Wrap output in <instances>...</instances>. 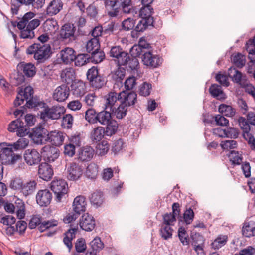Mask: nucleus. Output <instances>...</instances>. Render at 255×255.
Returning a JSON list of instances; mask_svg holds the SVG:
<instances>
[{"label":"nucleus","mask_w":255,"mask_h":255,"mask_svg":"<svg viewBox=\"0 0 255 255\" xmlns=\"http://www.w3.org/2000/svg\"><path fill=\"white\" fill-rule=\"evenodd\" d=\"M219 112L227 117H232L236 113V110L231 106L221 104L218 108Z\"/></svg>","instance_id":"obj_43"},{"label":"nucleus","mask_w":255,"mask_h":255,"mask_svg":"<svg viewBox=\"0 0 255 255\" xmlns=\"http://www.w3.org/2000/svg\"><path fill=\"white\" fill-rule=\"evenodd\" d=\"M91 203L97 207L100 206L104 201V195L102 192L96 191L90 197Z\"/></svg>","instance_id":"obj_44"},{"label":"nucleus","mask_w":255,"mask_h":255,"mask_svg":"<svg viewBox=\"0 0 255 255\" xmlns=\"http://www.w3.org/2000/svg\"><path fill=\"white\" fill-rule=\"evenodd\" d=\"M94 150L90 146L82 147L77 155V160L80 162H87L91 160L94 155Z\"/></svg>","instance_id":"obj_20"},{"label":"nucleus","mask_w":255,"mask_h":255,"mask_svg":"<svg viewBox=\"0 0 255 255\" xmlns=\"http://www.w3.org/2000/svg\"><path fill=\"white\" fill-rule=\"evenodd\" d=\"M79 225L82 230L87 232L91 231L95 227V221L93 217L87 213L82 216Z\"/></svg>","instance_id":"obj_13"},{"label":"nucleus","mask_w":255,"mask_h":255,"mask_svg":"<svg viewBox=\"0 0 255 255\" xmlns=\"http://www.w3.org/2000/svg\"><path fill=\"white\" fill-rule=\"evenodd\" d=\"M100 44L99 38H93L89 40L86 46V51L89 53H92V52H95L100 50Z\"/></svg>","instance_id":"obj_40"},{"label":"nucleus","mask_w":255,"mask_h":255,"mask_svg":"<svg viewBox=\"0 0 255 255\" xmlns=\"http://www.w3.org/2000/svg\"><path fill=\"white\" fill-rule=\"evenodd\" d=\"M23 157L28 166H35L40 164L42 155L35 149H28L24 151Z\"/></svg>","instance_id":"obj_8"},{"label":"nucleus","mask_w":255,"mask_h":255,"mask_svg":"<svg viewBox=\"0 0 255 255\" xmlns=\"http://www.w3.org/2000/svg\"><path fill=\"white\" fill-rule=\"evenodd\" d=\"M106 127L105 128V132L106 136H111L115 134L118 128V124L117 121L115 120H112L106 124Z\"/></svg>","instance_id":"obj_45"},{"label":"nucleus","mask_w":255,"mask_h":255,"mask_svg":"<svg viewBox=\"0 0 255 255\" xmlns=\"http://www.w3.org/2000/svg\"><path fill=\"white\" fill-rule=\"evenodd\" d=\"M215 121L216 124L221 126H227L229 124V120L224 117L223 115L220 114L215 116H212L210 120L208 119H205V122L208 123H212Z\"/></svg>","instance_id":"obj_41"},{"label":"nucleus","mask_w":255,"mask_h":255,"mask_svg":"<svg viewBox=\"0 0 255 255\" xmlns=\"http://www.w3.org/2000/svg\"><path fill=\"white\" fill-rule=\"evenodd\" d=\"M152 85L146 82H143L139 88V94L140 95L146 97L150 95Z\"/></svg>","instance_id":"obj_62"},{"label":"nucleus","mask_w":255,"mask_h":255,"mask_svg":"<svg viewBox=\"0 0 255 255\" xmlns=\"http://www.w3.org/2000/svg\"><path fill=\"white\" fill-rule=\"evenodd\" d=\"M210 95L219 100H224L226 98V94L222 89V87L217 84H212L209 88Z\"/></svg>","instance_id":"obj_25"},{"label":"nucleus","mask_w":255,"mask_h":255,"mask_svg":"<svg viewBox=\"0 0 255 255\" xmlns=\"http://www.w3.org/2000/svg\"><path fill=\"white\" fill-rule=\"evenodd\" d=\"M111 111H108L105 109L97 113V122H99L102 125H106L110 121L113 120L111 118Z\"/></svg>","instance_id":"obj_37"},{"label":"nucleus","mask_w":255,"mask_h":255,"mask_svg":"<svg viewBox=\"0 0 255 255\" xmlns=\"http://www.w3.org/2000/svg\"><path fill=\"white\" fill-rule=\"evenodd\" d=\"M35 14L32 12H28L25 13L21 20L17 23V27L19 29H24L29 20L33 18Z\"/></svg>","instance_id":"obj_49"},{"label":"nucleus","mask_w":255,"mask_h":255,"mask_svg":"<svg viewBox=\"0 0 255 255\" xmlns=\"http://www.w3.org/2000/svg\"><path fill=\"white\" fill-rule=\"evenodd\" d=\"M228 76L234 82L239 84L241 87H245L248 85L246 76H243L242 73L235 67H231L229 69Z\"/></svg>","instance_id":"obj_12"},{"label":"nucleus","mask_w":255,"mask_h":255,"mask_svg":"<svg viewBox=\"0 0 255 255\" xmlns=\"http://www.w3.org/2000/svg\"><path fill=\"white\" fill-rule=\"evenodd\" d=\"M151 48L150 44L147 42L144 37H142L140 38L138 45L132 47L131 51L133 52V54H136V56H140L144 52L150 50Z\"/></svg>","instance_id":"obj_21"},{"label":"nucleus","mask_w":255,"mask_h":255,"mask_svg":"<svg viewBox=\"0 0 255 255\" xmlns=\"http://www.w3.org/2000/svg\"><path fill=\"white\" fill-rule=\"evenodd\" d=\"M75 51L70 47H66L60 52L61 58L65 64H70L75 59Z\"/></svg>","instance_id":"obj_24"},{"label":"nucleus","mask_w":255,"mask_h":255,"mask_svg":"<svg viewBox=\"0 0 255 255\" xmlns=\"http://www.w3.org/2000/svg\"><path fill=\"white\" fill-rule=\"evenodd\" d=\"M86 205V198L82 195L78 196L73 201V211L77 214L80 215L85 211Z\"/></svg>","instance_id":"obj_22"},{"label":"nucleus","mask_w":255,"mask_h":255,"mask_svg":"<svg viewBox=\"0 0 255 255\" xmlns=\"http://www.w3.org/2000/svg\"><path fill=\"white\" fill-rule=\"evenodd\" d=\"M63 4L60 0H53L46 8V14L53 16L57 14L62 8Z\"/></svg>","instance_id":"obj_29"},{"label":"nucleus","mask_w":255,"mask_h":255,"mask_svg":"<svg viewBox=\"0 0 255 255\" xmlns=\"http://www.w3.org/2000/svg\"><path fill=\"white\" fill-rule=\"evenodd\" d=\"M21 124H23V121L22 120L21 118H18L9 124L7 129L9 132H14L16 129H18Z\"/></svg>","instance_id":"obj_64"},{"label":"nucleus","mask_w":255,"mask_h":255,"mask_svg":"<svg viewBox=\"0 0 255 255\" xmlns=\"http://www.w3.org/2000/svg\"><path fill=\"white\" fill-rule=\"evenodd\" d=\"M194 217V213L193 209H192L191 207L188 208L187 206H186V210L182 217V220H183L185 223L188 225L192 222Z\"/></svg>","instance_id":"obj_56"},{"label":"nucleus","mask_w":255,"mask_h":255,"mask_svg":"<svg viewBox=\"0 0 255 255\" xmlns=\"http://www.w3.org/2000/svg\"><path fill=\"white\" fill-rule=\"evenodd\" d=\"M97 112L93 108L88 109L85 113V119L91 124L97 122Z\"/></svg>","instance_id":"obj_55"},{"label":"nucleus","mask_w":255,"mask_h":255,"mask_svg":"<svg viewBox=\"0 0 255 255\" xmlns=\"http://www.w3.org/2000/svg\"><path fill=\"white\" fill-rule=\"evenodd\" d=\"M98 173V167L95 164H91L87 167L86 175L87 177L91 179H95L97 177Z\"/></svg>","instance_id":"obj_61"},{"label":"nucleus","mask_w":255,"mask_h":255,"mask_svg":"<svg viewBox=\"0 0 255 255\" xmlns=\"http://www.w3.org/2000/svg\"><path fill=\"white\" fill-rule=\"evenodd\" d=\"M59 150L54 146L47 145L41 149V154L43 160L47 162H53L59 156Z\"/></svg>","instance_id":"obj_10"},{"label":"nucleus","mask_w":255,"mask_h":255,"mask_svg":"<svg viewBox=\"0 0 255 255\" xmlns=\"http://www.w3.org/2000/svg\"><path fill=\"white\" fill-rule=\"evenodd\" d=\"M143 64L148 67L155 68L160 66L163 59L158 55H153L151 50H148L141 56Z\"/></svg>","instance_id":"obj_7"},{"label":"nucleus","mask_w":255,"mask_h":255,"mask_svg":"<svg viewBox=\"0 0 255 255\" xmlns=\"http://www.w3.org/2000/svg\"><path fill=\"white\" fill-rule=\"evenodd\" d=\"M65 112L66 109L63 106H53L51 107L48 106V108L46 109L45 112L42 114L43 117L42 120L45 122L46 119L52 120L59 119Z\"/></svg>","instance_id":"obj_9"},{"label":"nucleus","mask_w":255,"mask_h":255,"mask_svg":"<svg viewBox=\"0 0 255 255\" xmlns=\"http://www.w3.org/2000/svg\"><path fill=\"white\" fill-rule=\"evenodd\" d=\"M126 75V69L125 68L119 66V67L112 73V80L115 84L121 86L123 85V81Z\"/></svg>","instance_id":"obj_31"},{"label":"nucleus","mask_w":255,"mask_h":255,"mask_svg":"<svg viewBox=\"0 0 255 255\" xmlns=\"http://www.w3.org/2000/svg\"><path fill=\"white\" fill-rule=\"evenodd\" d=\"M10 82L14 86H18L25 82L24 74L19 70L12 73L10 76Z\"/></svg>","instance_id":"obj_38"},{"label":"nucleus","mask_w":255,"mask_h":255,"mask_svg":"<svg viewBox=\"0 0 255 255\" xmlns=\"http://www.w3.org/2000/svg\"><path fill=\"white\" fill-rule=\"evenodd\" d=\"M109 150V145L106 140H103L98 143L96 146V154L103 156L107 153Z\"/></svg>","instance_id":"obj_50"},{"label":"nucleus","mask_w":255,"mask_h":255,"mask_svg":"<svg viewBox=\"0 0 255 255\" xmlns=\"http://www.w3.org/2000/svg\"><path fill=\"white\" fill-rule=\"evenodd\" d=\"M16 210L17 218L20 220L23 219L25 216V204L22 200L17 198L14 204Z\"/></svg>","instance_id":"obj_36"},{"label":"nucleus","mask_w":255,"mask_h":255,"mask_svg":"<svg viewBox=\"0 0 255 255\" xmlns=\"http://www.w3.org/2000/svg\"><path fill=\"white\" fill-rule=\"evenodd\" d=\"M118 0H105V5L107 9H111L108 12V15L112 17H116L119 13V8L116 6Z\"/></svg>","instance_id":"obj_34"},{"label":"nucleus","mask_w":255,"mask_h":255,"mask_svg":"<svg viewBox=\"0 0 255 255\" xmlns=\"http://www.w3.org/2000/svg\"><path fill=\"white\" fill-rule=\"evenodd\" d=\"M147 28L146 25L144 24L143 19L141 18V19L138 22V23L135 27V28L132 30L131 32L132 37L133 38H138L139 33L143 32Z\"/></svg>","instance_id":"obj_52"},{"label":"nucleus","mask_w":255,"mask_h":255,"mask_svg":"<svg viewBox=\"0 0 255 255\" xmlns=\"http://www.w3.org/2000/svg\"><path fill=\"white\" fill-rule=\"evenodd\" d=\"M77 231L78 227L77 226L74 228H70L64 234L65 237L63 238V242L69 250L72 248L73 245L72 241L73 239L75 238Z\"/></svg>","instance_id":"obj_27"},{"label":"nucleus","mask_w":255,"mask_h":255,"mask_svg":"<svg viewBox=\"0 0 255 255\" xmlns=\"http://www.w3.org/2000/svg\"><path fill=\"white\" fill-rule=\"evenodd\" d=\"M29 143V141L28 139L24 137H21L15 142L8 144L6 142H3L0 144V146L5 145L7 146H10L15 151H17L25 149L28 145Z\"/></svg>","instance_id":"obj_28"},{"label":"nucleus","mask_w":255,"mask_h":255,"mask_svg":"<svg viewBox=\"0 0 255 255\" xmlns=\"http://www.w3.org/2000/svg\"><path fill=\"white\" fill-rule=\"evenodd\" d=\"M26 53L27 55L34 54L33 57L37 63H43L50 57L51 47L49 44L42 45L35 43L26 49Z\"/></svg>","instance_id":"obj_1"},{"label":"nucleus","mask_w":255,"mask_h":255,"mask_svg":"<svg viewBox=\"0 0 255 255\" xmlns=\"http://www.w3.org/2000/svg\"><path fill=\"white\" fill-rule=\"evenodd\" d=\"M25 106L29 109H32L34 111H39L38 115L39 116L40 118L42 120L43 118L42 114L49 106L43 100H41L37 96L29 99L26 103Z\"/></svg>","instance_id":"obj_6"},{"label":"nucleus","mask_w":255,"mask_h":255,"mask_svg":"<svg viewBox=\"0 0 255 255\" xmlns=\"http://www.w3.org/2000/svg\"><path fill=\"white\" fill-rule=\"evenodd\" d=\"M134 55V56L132 54L131 56L129 55L127 57V63L124 66H126V68L128 70H137L139 68V63L137 57L140 56H136V54Z\"/></svg>","instance_id":"obj_33"},{"label":"nucleus","mask_w":255,"mask_h":255,"mask_svg":"<svg viewBox=\"0 0 255 255\" xmlns=\"http://www.w3.org/2000/svg\"><path fill=\"white\" fill-rule=\"evenodd\" d=\"M66 85H72L77 80L76 79L75 73L73 71L68 70L65 73V76L62 77Z\"/></svg>","instance_id":"obj_57"},{"label":"nucleus","mask_w":255,"mask_h":255,"mask_svg":"<svg viewBox=\"0 0 255 255\" xmlns=\"http://www.w3.org/2000/svg\"><path fill=\"white\" fill-rule=\"evenodd\" d=\"M178 236L180 241L183 245H188L189 239L185 229L183 227H180L178 229Z\"/></svg>","instance_id":"obj_59"},{"label":"nucleus","mask_w":255,"mask_h":255,"mask_svg":"<svg viewBox=\"0 0 255 255\" xmlns=\"http://www.w3.org/2000/svg\"><path fill=\"white\" fill-rule=\"evenodd\" d=\"M227 156L229 158L231 164L233 166L240 165L243 159L242 155L240 154L238 151L235 150H231L227 154Z\"/></svg>","instance_id":"obj_39"},{"label":"nucleus","mask_w":255,"mask_h":255,"mask_svg":"<svg viewBox=\"0 0 255 255\" xmlns=\"http://www.w3.org/2000/svg\"><path fill=\"white\" fill-rule=\"evenodd\" d=\"M122 91L119 93L120 99L128 106L134 105L137 102V94L134 91Z\"/></svg>","instance_id":"obj_18"},{"label":"nucleus","mask_w":255,"mask_h":255,"mask_svg":"<svg viewBox=\"0 0 255 255\" xmlns=\"http://www.w3.org/2000/svg\"><path fill=\"white\" fill-rule=\"evenodd\" d=\"M190 238L192 246L205 243V239L204 237L199 233H191Z\"/></svg>","instance_id":"obj_60"},{"label":"nucleus","mask_w":255,"mask_h":255,"mask_svg":"<svg viewBox=\"0 0 255 255\" xmlns=\"http://www.w3.org/2000/svg\"><path fill=\"white\" fill-rule=\"evenodd\" d=\"M37 183L35 180L23 182L20 192L27 197L32 194L36 188Z\"/></svg>","instance_id":"obj_30"},{"label":"nucleus","mask_w":255,"mask_h":255,"mask_svg":"<svg viewBox=\"0 0 255 255\" xmlns=\"http://www.w3.org/2000/svg\"><path fill=\"white\" fill-rule=\"evenodd\" d=\"M74 61L76 66H82L90 61V55L86 53L79 54L77 56L75 55V59Z\"/></svg>","instance_id":"obj_46"},{"label":"nucleus","mask_w":255,"mask_h":255,"mask_svg":"<svg viewBox=\"0 0 255 255\" xmlns=\"http://www.w3.org/2000/svg\"><path fill=\"white\" fill-rule=\"evenodd\" d=\"M14 150L10 146L2 147L0 153V160L2 164L13 165L17 161H21L22 156L21 154H15Z\"/></svg>","instance_id":"obj_3"},{"label":"nucleus","mask_w":255,"mask_h":255,"mask_svg":"<svg viewBox=\"0 0 255 255\" xmlns=\"http://www.w3.org/2000/svg\"><path fill=\"white\" fill-rule=\"evenodd\" d=\"M50 188L56 196L58 202L62 201L68 196V187L67 182L63 179H56L52 181Z\"/></svg>","instance_id":"obj_5"},{"label":"nucleus","mask_w":255,"mask_h":255,"mask_svg":"<svg viewBox=\"0 0 255 255\" xmlns=\"http://www.w3.org/2000/svg\"><path fill=\"white\" fill-rule=\"evenodd\" d=\"M106 135L105 128L102 127H97L93 129L90 135V138L94 142L100 141Z\"/></svg>","instance_id":"obj_35"},{"label":"nucleus","mask_w":255,"mask_h":255,"mask_svg":"<svg viewBox=\"0 0 255 255\" xmlns=\"http://www.w3.org/2000/svg\"><path fill=\"white\" fill-rule=\"evenodd\" d=\"M231 60L233 63L238 68L243 67L245 64L244 56L240 53L232 55Z\"/></svg>","instance_id":"obj_54"},{"label":"nucleus","mask_w":255,"mask_h":255,"mask_svg":"<svg viewBox=\"0 0 255 255\" xmlns=\"http://www.w3.org/2000/svg\"><path fill=\"white\" fill-rule=\"evenodd\" d=\"M105 58V53L103 51L98 50L95 52H92L90 55V61L98 64L102 62Z\"/></svg>","instance_id":"obj_48"},{"label":"nucleus","mask_w":255,"mask_h":255,"mask_svg":"<svg viewBox=\"0 0 255 255\" xmlns=\"http://www.w3.org/2000/svg\"><path fill=\"white\" fill-rule=\"evenodd\" d=\"M90 248L94 251L99 252L104 247V244L102 242L101 238L96 237L90 243Z\"/></svg>","instance_id":"obj_53"},{"label":"nucleus","mask_w":255,"mask_h":255,"mask_svg":"<svg viewBox=\"0 0 255 255\" xmlns=\"http://www.w3.org/2000/svg\"><path fill=\"white\" fill-rule=\"evenodd\" d=\"M49 131L41 125H39L32 129L29 137L33 143L37 145L45 144L49 140Z\"/></svg>","instance_id":"obj_4"},{"label":"nucleus","mask_w":255,"mask_h":255,"mask_svg":"<svg viewBox=\"0 0 255 255\" xmlns=\"http://www.w3.org/2000/svg\"><path fill=\"white\" fill-rule=\"evenodd\" d=\"M124 142L121 138L115 141L111 147V151L115 155L118 154L124 147Z\"/></svg>","instance_id":"obj_63"},{"label":"nucleus","mask_w":255,"mask_h":255,"mask_svg":"<svg viewBox=\"0 0 255 255\" xmlns=\"http://www.w3.org/2000/svg\"><path fill=\"white\" fill-rule=\"evenodd\" d=\"M86 76L90 85L93 88L100 89L106 84V77L99 74L97 67L92 66L89 69L87 72Z\"/></svg>","instance_id":"obj_2"},{"label":"nucleus","mask_w":255,"mask_h":255,"mask_svg":"<svg viewBox=\"0 0 255 255\" xmlns=\"http://www.w3.org/2000/svg\"><path fill=\"white\" fill-rule=\"evenodd\" d=\"M69 93V87L64 84H62L55 90L53 98L58 102H63L68 98Z\"/></svg>","instance_id":"obj_14"},{"label":"nucleus","mask_w":255,"mask_h":255,"mask_svg":"<svg viewBox=\"0 0 255 255\" xmlns=\"http://www.w3.org/2000/svg\"><path fill=\"white\" fill-rule=\"evenodd\" d=\"M118 100L119 102L121 100L119 96V93L115 92H110L108 94V97L106 99V102L105 104V109H109L112 112H114L115 107V103Z\"/></svg>","instance_id":"obj_26"},{"label":"nucleus","mask_w":255,"mask_h":255,"mask_svg":"<svg viewBox=\"0 0 255 255\" xmlns=\"http://www.w3.org/2000/svg\"><path fill=\"white\" fill-rule=\"evenodd\" d=\"M71 91L73 94L77 97H80L85 92V84L81 80H77L70 85Z\"/></svg>","instance_id":"obj_32"},{"label":"nucleus","mask_w":255,"mask_h":255,"mask_svg":"<svg viewBox=\"0 0 255 255\" xmlns=\"http://www.w3.org/2000/svg\"><path fill=\"white\" fill-rule=\"evenodd\" d=\"M34 91L31 86H27L24 89L21 88L18 91V95L22 96L26 101V102L32 98L34 97L33 96Z\"/></svg>","instance_id":"obj_51"},{"label":"nucleus","mask_w":255,"mask_h":255,"mask_svg":"<svg viewBox=\"0 0 255 255\" xmlns=\"http://www.w3.org/2000/svg\"><path fill=\"white\" fill-rule=\"evenodd\" d=\"M84 167L80 163L73 162L67 168V178L71 181L78 180L83 175Z\"/></svg>","instance_id":"obj_11"},{"label":"nucleus","mask_w":255,"mask_h":255,"mask_svg":"<svg viewBox=\"0 0 255 255\" xmlns=\"http://www.w3.org/2000/svg\"><path fill=\"white\" fill-rule=\"evenodd\" d=\"M135 23L136 20H134L133 18H128L122 22L121 28L126 31L133 30Z\"/></svg>","instance_id":"obj_58"},{"label":"nucleus","mask_w":255,"mask_h":255,"mask_svg":"<svg viewBox=\"0 0 255 255\" xmlns=\"http://www.w3.org/2000/svg\"><path fill=\"white\" fill-rule=\"evenodd\" d=\"M104 31L106 34L114 33L121 30V25L119 23L111 21L104 26Z\"/></svg>","instance_id":"obj_47"},{"label":"nucleus","mask_w":255,"mask_h":255,"mask_svg":"<svg viewBox=\"0 0 255 255\" xmlns=\"http://www.w3.org/2000/svg\"><path fill=\"white\" fill-rule=\"evenodd\" d=\"M52 198V193L48 189L39 190L36 196L37 204L42 207L48 206Z\"/></svg>","instance_id":"obj_16"},{"label":"nucleus","mask_w":255,"mask_h":255,"mask_svg":"<svg viewBox=\"0 0 255 255\" xmlns=\"http://www.w3.org/2000/svg\"><path fill=\"white\" fill-rule=\"evenodd\" d=\"M75 27L73 24H65L61 28L60 31V38L63 40L69 38L71 40H75L76 37L74 33L75 32Z\"/></svg>","instance_id":"obj_15"},{"label":"nucleus","mask_w":255,"mask_h":255,"mask_svg":"<svg viewBox=\"0 0 255 255\" xmlns=\"http://www.w3.org/2000/svg\"><path fill=\"white\" fill-rule=\"evenodd\" d=\"M228 239V236L227 235H219L211 243V248L215 250H218L227 243Z\"/></svg>","instance_id":"obj_42"},{"label":"nucleus","mask_w":255,"mask_h":255,"mask_svg":"<svg viewBox=\"0 0 255 255\" xmlns=\"http://www.w3.org/2000/svg\"><path fill=\"white\" fill-rule=\"evenodd\" d=\"M38 174L39 177L43 180H50L53 175L52 166L46 162L40 163L39 165Z\"/></svg>","instance_id":"obj_17"},{"label":"nucleus","mask_w":255,"mask_h":255,"mask_svg":"<svg viewBox=\"0 0 255 255\" xmlns=\"http://www.w3.org/2000/svg\"><path fill=\"white\" fill-rule=\"evenodd\" d=\"M17 70L23 72L24 76L32 77L36 72V67L31 63H25V62H20L17 66Z\"/></svg>","instance_id":"obj_19"},{"label":"nucleus","mask_w":255,"mask_h":255,"mask_svg":"<svg viewBox=\"0 0 255 255\" xmlns=\"http://www.w3.org/2000/svg\"><path fill=\"white\" fill-rule=\"evenodd\" d=\"M48 136L49 140L48 142H50L55 147L59 146L62 145L65 138L63 132L56 130L51 132L49 131Z\"/></svg>","instance_id":"obj_23"}]
</instances>
